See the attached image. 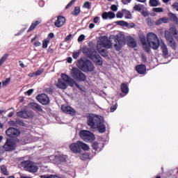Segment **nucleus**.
Listing matches in <instances>:
<instances>
[{
  "label": "nucleus",
  "instance_id": "f257e3e1",
  "mask_svg": "<svg viewBox=\"0 0 178 178\" xmlns=\"http://www.w3.org/2000/svg\"><path fill=\"white\" fill-rule=\"evenodd\" d=\"M82 52L87 56L90 60H92L94 63L97 65V66H102L104 65V60L102 57L99 55L98 52L94 49L88 48L87 47H83L82 48Z\"/></svg>",
  "mask_w": 178,
  "mask_h": 178
},
{
  "label": "nucleus",
  "instance_id": "f03ea898",
  "mask_svg": "<svg viewBox=\"0 0 178 178\" xmlns=\"http://www.w3.org/2000/svg\"><path fill=\"white\" fill-rule=\"evenodd\" d=\"M76 66L81 70L84 72V73H88V72H94V69H95V66L91 60L86 59H79L77 60Z\"/></svg>",
  "mask_w": 178,
  "mask_h": 178
},
{
  "label": "nucleus",
  "instance_id": "7ed1b4c3",
  "mask_svg": "<svg viewBox=\"0 0 178 178\" xmlns=\"http://www.w3.org/2000/svg\"><path fill=\"white\" fill-rule=\"evenodd\" d=\"M69 148L73 154H80L81 149L83 151H88L90 147L88 145L80 140H78L76 143H72L70 145Z\"/></svg>",
  "mask_w": 178,
  "mask_h": 178
},
{
  "label": "nucleus",
  "instance_id": "20e7f679",
  "mask_svg": "<svg viewBox=\"0 0 178 178\" xmlns=\"http://www.w3.org/2000/svg\"><path fill=\"white\" fill-rule=\"evenodd\" d=\"M147 41L149 47L154 50L158 49L161 44L159 42V38H158V36L152 32L147 33Z\"/></svg>",
  "mask_w": 178,
  "mask_h": 178
},
{
  "label": "nucleus",
  "instance_id": "39448f33",
  "mask_svg": "<svg viewBox=\"0 0 178 178\" xmlns=\"http://www.w3.org/2000/svg\"><path fill=\"white\" fill-rule=\"evenodd\" d=\"M20 166L24 168V170L29 172V173H37L38 172V166L30 160L21 161Z\"/></svg>",
  "mask_w": 178,
  "mask_h": 178
},
{
  "label": "nucleus",
  "instance_id": "423d86ee",
  "mask_svg": "<svg viewBox=\"0 0 178 178\" xmlns=\"http://www.w3.org/2000/svg\"><path fill=\"white\" fill-rule=\"evenodd\" d=\"M71 76L76 81H85L87 76L77 67H73L71 72Z\"/></svg>",
  "mask_w": 178,
  "mask_h": 178
},
{
  "label": "nucleus",
  "instance_id": "0eeeda50",
  "mask_svg": "<svg viewBox=\"0 0 178 178\" xmlns=\"http://www.w3.org/2000/svg\"><path fill=\"white\" fill-rule=\"evenodd\" d=\"M100 122L101 118L97 116V115L90 114L87 116V124L90 127V129H97V127Z\"/></svg>",
  "mask_w": 178,
  "mask_h": 178
},
{
  "label": "nucleus",
  "instance_id": "6e6552de",
  "mask_svg": "<svg viewBox=\"0 0 178 178\" xmlns=\"http://www.w3.org/2000/svg\"><path fill=\"white\" fill-rule=\"evenodd\" d=\"M17 145L15 140L12 138H7L6 143L2 148L6 152H12L16 150Z\"/></svg>",
  "mask_w": 178,
  "mask_h": 178
},
{
  "label": "nucleus",
  "instance_id": "1a4fd4ad",
  "mask_svg": "<svg viewBox=\"0 0 178 178\" xmlns=\"http://www.w3.org/2000/svg\"><path fill=\"white\" fill-rule=\"evenodd\" d=\"M79 136L82 140L88 142L94 141L95 140V136L91 131L83 130L79 132Z\"/></svg>",
  "mask_w": 178,
  "mask_h": 178
},
{
  "label": "nucleus",
  "instance_id": "9d476101",
  "mask_svg": "<svg viewBox=\"0 0 178 178\" xmlns=\"http://www.w3.org/2000/svg\"><path fill=\"white\" fill-rule=\"evenodd\" d=\"M6 136H8V137L15 138L20 136V131H19V129H16L13 127H10L6 131Z\"/></svg>",
  "mask_w": 178,
  "mask_h": 178
},
{
  "label": "nucleus",
  "instance_id": "9b49d317",
  "mask_svg": "<svg viewBox=\"0 0 178 178\" xmlns=\"http://www.w3.org/2000/svg\"><path fill=\"white\" fill-rule=\"evenodd\" d=\"M36 99L40 104H42V105H48L49 104V97L44 93L38 95L36 97Z\"/></svg>",
  "mask_w": 178,
  "mask_h": 178
},
{
  "label": "nucleus",
  "instance_id": "f8f14e48",
  "mask_svg": "<svg viewBox=\"0 0 178 178\" xmlns=\"http://www.w3.org/2000/svg\"><path fill=\"white\" fill-rule=\"evenodd\" d=\"M111 47V44H110L109 40H108V38H102L100 41L97 42V48H107L109 49Z\"/></svg>",
  "mask_w": 178,
  "mask_h": 178
},
{
  "label": "nucleus",
  "instance_id": "ddd939ff",
  "mask_svg": "<svg viewBox=\"0 0 178 178\" xmlns=\"http://www.w3.org/2000/svg\"><path fill=\"white\" fill-rule=\"evenodd\" d=\"M61 111L64 112V113H67V115H71V116H75L76 110L71 106L63 105L61 106Z\"/></svg>",
  "mask_w": 178,
  "mask_h": 178
},
{
  "label": "nucleus",
  "instance_id": "4468645a",
  "mask_svg": "<svg viewBox=\"0 0 178 178\" xmlns=\"http://www.w3.org/2000/svg\"><path fill=\"white\" fill-rule=\"evenodd\" d=\"M61 78H60L61 80L64 81L65 83L70 86V87H74V79L70 78L69 76L66 75L65 74H61Z\"/></svg>",
  "mask_w": 178,
  "mask_h": 178
},
{
  "label": "nucleus",
  "instance_id": "2eb2a0df",
  "mask_svg": "<svg viewBox=\"0 0 178 178\" xmlns=\"http://www.w3.org/2000/svg\"><path fill=\"white\" fill-rule=\"evenodd\" d=\"M66 159H67V156L63 154L59 156H55L54 161L56 165H60V163L66 162Z\"/></svg>",
  "mask_w": 178,
  "mask_h": 178
},
{
  "label": "nucleus",
  "instance_id": "dca6fc26",
  "mask_svg": "<svg viewBox=\"0 0 178 178\" xmlns=\"http://www.w3.org/2000/svg\"><path fill=\"white\" fill-rule=\"evenodd\" d=\"M65 23H66V18L62 15H58L56 21L54 22V26L59 29L62 27Z\"/></svg>",
  "mask_w": 178,
  "mask_h": 178
},
{
  "label": "nucleus",
  "instance_id": "f3484780",
  "mask_svg": "<svg viewBox=\"0 0 178 178\" xmlns=\"http://www.w3.org/2000/svg\"><path fill=\"white\" fill-rule=\"evenodd\" d=\"M160 49H161L163 58H169V49H168V46H166L165 42H163L161 43Z\"/></svg>",
  "mask_w": 178,
  "mask_h": 178
},
{
  "label": "nucleus",
  "instance_id": "a211bd4d",
  "mask_svg": "<svg viewBox=\"0 0 178 178\" xmlns=\"http://www.w3.org/2000/svg\"><path fill=\"white\" fill-rule=\"evenodd\" d=\"M114 42V49H115V51H120V49H122V44H123V40L120 39V38L117 36V38H115Z\"/></svg>",
  "mask_w": 178,
  "mask_h": 178
},
{
  "label": "nucleus",
  "instance_id": "6ab92c4d",
  "mask_svg": "<svg viewBox=\"0 0 178 178\" xmlns=\"http://www.w3.org/2000/svg\"><path fill=\"white\" fill-rule=\"evenodd\" d=\"M56 86L58 88H60L61 90H66V88L69 87V83L64 81L63 79L60 78L58 79V83H56Z\"/></svg>",
  "mask_w": 178,
  "mask_h": 178
},
{
  "label": "nucleus",
  "instance_id": "aec40b11",
  "mask_svg": "<svg viewBox=\"0 0 178 178\" xmlns=\"http://www.w3.org/2000/svg\"><path fill=\"white\" fill-rule=\"evenodd\" d=\"M136 70L138 74H144L147 72V67L144 64H140L136 67Z\"/></svg>",
  "mask_w": 178,
  "mask_h": 178
},
{
  "label": "nucleus",
  "instance_id": "412c9836",
  "mask_svg": "<svg viewBox=\"0 0 178 178\" xmlns=\"http://www.w3.org/2000/svg\"><path fill=\"white\" fill-rule=\"evenodd\" d=\"M96 129H97L99 133H105L106 131V127L105 124H104V121L102 120L99 122V124H97V126L96 127Z\"/></svg>",
  "mask_w": 178,
  "mask_h": 178
},
{
  "label": "nucleus",
  "instance_id": "4be33fe9",
  "mask_svg": "<svg viewBox=\"0 0 178 178\" xmlns=\"http://www.w3.org/2000/svg\"><path fill=\"white\" fill-rule=\"evenodd\" d=\"M29 106L31 109H33V111H35V112H42V108H41V106L37 103L31 102Z\"/></svg>",
  "mask_w": 178,
  "mask_h": 178
},
{
  "label": "nucleus",
  "instance_id": "5701e85b",
  "mask_svg": "<svg viewBox=\"0 0 178 178\" xmlns=\"http://www.w3.org/2000/svg\"><path fill=\"white\" fill-rule=\"evenodd\" d=\"M97 50L102 56L106 58L108 56V51L103 47H97Z\"/></svg>",
  "mask_w": 178,
  "mask_h": 178
},
{
  "label": "nucleus",
  "instance_id": "b1692460",
  "mask_svg": "<svg viewBox=\"0 0 178 178\" xmlns=\"http://www.w3.org/2000/svg\"><path fill=\"white\" fill-rule=\"evenodd\" d=\"M41 24V21H35V22H33L31 26L29 28L27 33H30L33 31V30H34V29H35V27H37V26H38V24Z\"/></svg>",
  "mask_w": 178,
  "mask_h": 178
},
{
  "label": "nucleus",
  "instance_id": "393cba45",
  "mask_svg": "<svg viewBox=\"0 0 178 178\" xmlns=\"http://www.w3.org/2000/svg\"><path fill=\"white\" fill-rule=\"evenodd\" d=\"M122 12L124 14L125 19H131V17H133V15H131V12H130L129 10H127L126 9H122Z\"/></svg>",
  "mask_w": 178,
  "mask_h": 178
},
{
  "label": "nucleus",
  "instance_id": "a878e982",
  "mask_svg": "<svg viewBox=\"0 0 178 178\" xmlns=\"http://www.w3.org/2000/svg\"><path fill=\"white\" fill-rule=\"evenodd\" d=\"M168 45L170 47V48H172V49H174V51H176L177 48V43H176V41H175V39L169 40Z\"/></svg>",
  "mask_w": 178,
  "mask_h": 178
},
{
  "label": "nucleus",
  "instance_id": "bb28decb",
  "mask_svg": "<svg viewBox=\"0 0 178 178\" xmlns=\"http://www.w3.org/2000/svg\"><path fill=\"white\" fill-rule=\"evenodd\" d=\"M121 91L123 94H129V86L127 83H122L121 84Z\"/></svg>",
  "mask_w": 178,
  "mask_h": 178
},
{
  "label": "nucleus",
  "instance_id": "cd10ccee",
  "mask_svg": "<svg viewBox=\"0 0 178 178\" xmlns=\"http://www.w3.org/2000/svg\"><path fill=\"white\" fill-rule=\"evenodd\" d=\"M80 12H81L80 6H76V7H74V9L72 12V16L77 17V16H79V15H80Z\"/></svg>",
  "mask_w": 178,
  "mask_h": 178
},
{
  "label": "nucleus",
  "instance_id": "c85d7f7f",
  "mask_svg": "<svg viewBox=\"0 0 178 178\" xmlns=\"http://www.w3.org/2000/svg\"><path fill=\"white\" fill-rule=\"evenodd\" d=\"M17 116L22 119H27V114L26 111H21L17 113Z\"/></svg>",
  "mask_w": 178,
  "mask_h": 178
},
{
  "label": "nucleus",
  "instance_id": "c756f323",
  "mask_svg": "<svg viewBox=\"0 0 178 178\" xmlns=\"http://www.w3.org/2000/svg\"><path fill=\"white\" fill-rule=\"evenodd\" d=\"M165 38L167 40V41H171L172 40H174L173 36L172 35V33L169 31H165Z\"/></svg>",
  "mask_w": 178,
  "mask_h": 178
},
{
  "label": "nucleus",
  "instance_id": "7c9ffc66",
  "mask_svg": "<svg viewBox=\"0 0 178 178\" xmlns=\"http://www.w3.org/2000/svg\"><path fill=\"white\" fill-rule=\"evenodd\" d=\"M165 38L167 40V41H171L172 40H174L173 36L172 35V33L169 31H165Z\"/></svg>",
  "mask_w": 178,
  "mask_h": 178
},
{
  "label": "nucleus",
  "instance_id": "2f4dec72",
  "mask_svg": "<svg viewBox=\"0 0 178 178\" xmlns=\"http://www.w3.org/2000/svg\"><path fill=\"white\" fill-rule=\"evenodd\" d=\"M115 23L118 26H122V27H129V23L123 20L117 21Z\"/></svg>",
  "mask_w": 178,
  "mask_h": 178
},
{
  "label": "nucleus",
  "instance_id": "473e14b6",
  "mask_svg": "<svg viewBox=\"0 0 178 178\" xmlns=\"http://www.w3.org/2000/svg\"><path fill=\"white\" fill-rule=\"evenodd\" d=\"M1 170L3 175H4L5 176H9V172L8 171V168L6 167V165H1Z\"/></svg>",
  "mask_w": 178,
  "mask_h": 178
},
{
  "label": "nucleus",
  "instance_id": "72a5a7b5",
  "mask_svg": "<svg viewBox=\"0 0 178 178\" xmlns=\"http://www.w3.org/2000/svg\"><path fill=\"white\" fill-rule=\"evenodd\" d=\"M9 57V54H5L0 59V66H2V65H3V63H5V62L6 61V59H8V58Z\"/></svg>",
  "mask_w": 178,
  "mask_h": 178
},
{
  "label": "nucleus",
  "instance_id": "f704fd0d",
  "mask_svg": "<svg viewBox=\"0 0 178 178\" xmlns=\"http://www.w3.org/2000/svg\"><path fill=\"white\" fill-rule=\"evenodd\" d=\"M26 119H31L35 116V114L32 111H26Z\"/></svg>",
  "mask_w": 178,
  "mask_h": 178
},
{
  "label": "nucleus",
  "instance_id": "c9c22d12",
  "mask_svg": "<svg viewBox=\"0 0 178 178\" xmlns=\"http://www.w3.org/2000/svg\"><path fill=\"white\" fill-rule=\"evenodd\" d=\"M128 47H130V48H137V42L134 40H130L128 42Z\"/></svg>",
  "mask_w": 178,
  "mask_h": 178
},
{
  "label": "nucleus",
  "instance_id": "e433bc0d",
  "mask_svg": "<svg viewBox=\"0 0 178 178\" xmlns=\"http://www.w3.org/2000/svg\"><path fill=\"white\" fill-rule=\"evenodd\" d=\"M44 72V69L38 70L32 74V77H35V76H41Z\"/></svg>",
  "mask_w": 178,
  "mask_h": 178
},
{
  "label": "nucleus",
  "instance_id": "4c0bfd02",
  "mask_svg": "<svg viewBox=\"0 0 178 178\" xmlns=\"http://www.w3.org/2000/svg\"><path fill=\"white\" fill-rule=\"evenodd\" d=\"M139 38L143 45H147V38H145V35H140Z\"/></svg>",
  "mask_w": 178,
  "mask_h": 178
},
{
  "label": "nucleus",
  "instance_id": "58836bf2",
  "mask_svg": "<svg viewBox=\"0 0 178 178\" xmlns=\"http://www.w3.org/2000/svg\"><path fill=\"white\" fill-rule=\"evenodd\" d=\"M169 17L171 22H177L178 20L177 16L172 13H169Z\"/></svg>",
  "mask_w": 178,
  "mask_h": 178
},
{
  "label": "nucleus",
  "instance_id": "ea45409f",
  "mask_svg": "<svg viewBox=\"0 0 178 178\" xmlns=\"http://www.w3.org/2000/svg\"><path fill=\"white\" fill-rule=\"evenodd\" d=\"M166 18L163 17V18H160L158 20L156 21V26H159L161 24H162L163 23H166Z\"/></svg>",
  "mask_w": 178,
  "mask_h": 178
},
{
  "label": "nucleus",
  "instance_id": "a19ab883",
  "mask_svg": "<svg viewBox=\"0 0 178 178\" xmlns=\"http://www.w3.org/2000/svg\"><path fill=\"white\" fill-rule=\"evenodd\" d=\"M40 178H61V177L58 175H41Z\"/></svg>",
  "mask_w": 178,
  "mask_h": 178
},
{
  "label": "nucleus",
  "instance_id": "79ce46f5",
  "mask_svg": "<svg viewBox=\"0 0 178 178\" xmlns=\"http://www.w3.org/2000/svg\"><path fill=\"white\" fill-rule=\"evenodd\" d=\"M48 44H49V39H46L42 41V48L44 49H46V48H48Z\"/></svg>",
  "mask_w": 178,
  "mask_h": 178
},
{
  "label": "nucleus",
  "instance_id": "37998d69",
  "mask_svg": "<svg viewBox=\"0 0 178 178\" xmlns=\"http://www.w3.org/2000/svg\"><path fill=\"white\" fill-rule=\"evenodd\" d=\"M134 10H136L137 12L143 10V6L141 4H136L134 6Z\"/></svg>",
  "mask_w": 178,
  "mask_h": 178
},
{
  "label": "nucleus",
  "instance_id": "c03bdc74",
  "mask_svg": "<svg viewBox=\"0 0 178 178\" xmlns=\"http://www.w3.org/2000/svg\"><path fill=\"white\" fill-rule=\"evenodd\" d=\"M92 149H95V151H98L99 149V144L98 142H94L92 145Z\"/></svg>",
  "mask_w": 178,
  "mask_h": 178
},
{
  "label": "nucleus",
  "instance_id": "a18cd8bd",
  "mask_svg": "<svg viewBox=\"0 0 178 178\" xmlns=\"http://www.w3.org/2000/svg\"><path fill=\"white\" fill-rule=\"evenodd\" d=\"M83 8L84 9H91V3L90 1H86L83 5Z\"/></svg>",
  "mask_w": 178,
  "mask_h": 178
},
{
  "label": "nucleus",
  "instance_id": "49530a36",
  "mask_svg": "<svg viewBox=\"0 0 178 178\" xmlns=\"http://www.w3.org/2000/svg\"><path fill=\"white\" fill-rule=\"evenodd\" d=\"M149 5L151 6H158L159 1H158V0H149Z\"/></svg>",
  "mask_w": 178,
  "mask_h": 178
},
{
  "label": "nucleus",
  "instance_id": "de8ad7c7",
  "mask_svg": "<svg viewBox=\"0 0 178 178\" xmlns=\"http://www.w3.org/2000/svg\"><path fill=\"white\" fill-rule=\"evenodd\" d=\"M170 31L172 35H177L178 34L177 29L175 27H171Z\"/></svg>",
  "mask_w": 178,
  "mask_h": 178
},
{
  "label": "nucleus",
  "instance_id": "09e8293b",
  "mask_svg": "<svg viewBox=\"0 0 178 178\" xmlns=\"http://www.w3.org/2000/svg\"><path fill=\"white\" fill-rule=\"evenodd\" d=\"M143 49L147 54H149V52H151V47L147 45V43L146 44H143Z\"/></svg>",
  "mask_w": 178,
  "mask_h": 178
},
{
  "label": "nucleus",
  "instance_id": "8fccbe9b",
  "mask_svg": "<svg viewBox=\"0 0 178 178\" xmlns=\"http://www.w3.org/2000/svg\"><path fill=\"white\" fill-rule=\"evenodd\" d=\"M74 85L77 88H79V90H80V91L86 92V88L84 86H80V85H79V83H76V82L74 83Z\"/></svg>",
  "mask_w": 178,
  "mask_h": 178
},
{
  "label": "nucleus",
  "instance_id": "3c124183",
  "mask_svg": "<svg viewBox=\"0 0 178 178\" xmlns=\"http://www.w3.org/2000/svg\"><path fill=\"white\" fill-rule=\"evenodd\" d=\"M10 83V78H7L5 81H3L2 85L4 86V87H6V86H8Z\"/></svg>",
  "mask_w": 178,
  "mask_h": 178
},
{
  "label": "nucleus",
  "instance_id": "603ef678",
  "mask_svg": "<svg viewBox=\"0 0 178 178\" xmlns=\"http://www.w3.org/2000/svg\"><path fill=\"white\" fill-rule=\"evenodd\" d=\"M153 12H156V13H161L163 12V8H154Z\"/></svg>",
  "mask_w": 178,
  "mask_h": 178
},
{
  "label": "nucleus",
  "instance_id": "864d4df0",
  "mask_svg": "<svg viewBox=\"0 0 178 178\" xmlns=\"http://www.w3.org/2000/svg\"><path fill=\"white\" fill-rule=\"evenodd\" d=\"M108 19H115V17H116L115 13L112 11H109L108 12Z\"/></svg>",
  "mask_w": 178,
  "mask_h": 178
},
{
  "label": "nucleus",
  "instance_id": "5fc2aeb1",
  "mask_svg": "<svg viewBox=\"0 0 178 178\" xmlns=\"http://www.w3.org/2000/svg\"><path fill=\"white\" fill-rule=\"evenodd\" d=\"M118 109V103H115L114 105L111 106L110 112H115Z\"/></svg>",
  "mask_w": 178,
  "mask_h": 178
},
{
  "label": "nucleus",
  "instance_id": "6e6d98bb",
  "mask_svg": "<svg viewBox=\"0 0 178 178\" xmlns=\"http://www.w3.org/2000/svg\"><path fill=\"white\" fill-rule=\"evenodd\" d=\"M77 0H72L66 6H65V9H69V8H71V6H73V3H74V2H76Z\"/></svg>",
  "mask_w": 178,
  "mask_h": 178
},
{
  "label": "nucleus",
  "instance_id": "4d7b16f0",
  "mask_svg": "<svg viewBox=\"0 0 178 178\" xmlns=\"http://www.w3.org/2000/svg\"><path fill=\"white\" fill-rule=\"evenodd\" d=\"M102 17L104 20H106L108 18V12H104L102 15Z\"/></svg>",
  "mask_w": 178,
  "mask_h": 178
},
{
  "label": "nucleus",
  "instance_id": "13d9d810",
  "mask_svg": "<svg viewBox=\"0 0 178 178\" xmlns=\"http://www.w3.org/2000/svg\"><path fill=\"white\" fill-rule=\"evenodd\" d=\"M15 124H17L18 126H24L26 124L22 120H17L15 121Z\"/></svg>",
  "mask_w": 178,
  "mask_h": 178
},
{
  "label": "nucleus",
  "instance_id": "bf43d9fd",
  "mask_svg": "<svg viewBox=\"0 0 178 178\" xmlns=\"http://www.w3.org/2000/svg\"><path fill=\"white\" fill-rule=\"evenodd\" d=\"M123 15H124L123 12L118 11L116 14V17L118 19H122V17H123Z\"/></svg>",
  "mask_w": 178,
  "mask_h": 178
},
{
  "label": "nucleus",
  "instance_id": "052dcab7",
  "mask_svg": "<svg viewBox=\"0 0 178 178\" xmlns=\"http://www.w3.org/2000/svg\"><path fill=\"white\" fill-rule=\"evenodd\" d=\"M84 40H86V36L82 34L78 38V42H81V41H84Z\"/></svg>",
  "mask_w": 178,
  "mask_h": 178
},
{
  "label": "nucleus",
  "instance_id": "680f3d73",
  "mask_svg": "<svg viewBox=\"0 0 178 178\" xmlns=\"http://www.w3.org/2000/svg\"><path fill=\"white\" fill-rule=\"evenodd\" d=\"M87 158H88V155L86 154H83L80 156V159H81L82 161H86Z\"/></svg>",
  "mask_w": 178,
  "mask_h": 178
},
{
  "label": "nucleus",
  "instance_id": "e2e57ef3",
  "mask_svg": "<svg viewBox=\"0 0 178 178\" xmlns=\"http://www.w3.org/2000/svg\"><path fill=\"white\" fill-rule=\"evenodd\" d=\"M111 10H113V12H117V10H118V6L115 5V4H113L111 6Z\"/></svg>",
  "mask_w": 178,
  "mask_h": 178
},
{
  "label": "nucleus",
  "instance_id": "0e129e2a",
  "mask_svg": "<svg viewBox=\"0 0 178 178\" xmlns=\"http://www.w3.org/2000/svg\"><path fill=\"white\" fill-rule=\"evenodd\" d=\"M78 56H80L79 52H75L72 54V57L74 58V59H77Z\"/></svg>",
  "mask_w": 178,
  "mask_h": 178
},
{
  "label": "nucleus",
  "instance_id": "69168bd1",
  "mask_svg": "<svg viewBox=\"0 0 178 178\" xmlns=\"http://www.w3.org/2000/svg\"><path fill=\"white\" fill-rule=\"evenodd\" d=\"M73 35H72V33H70L68 35H67L65 38V41L66 42H67V41H69L70 40V38H72Z\"/></svg>",
  "mask_w": 178,
  "mask_h": 178
},
{
  "label": "nucleus",
  "instance_id": "338daca9",
  "mask_svg": "<svg viewBox=\"0 0 178 178\" xmlns=\"http://www.w3.org/2000/svg\"><path fill=\"white\" fill-rule=\"evenodd\" d=\"M34 92V89H29L26 91L27 95L30 96Z\"/></svg>",
  "mask_w": 178,
  "mask_h": 178
},
{
  "label": "nucleus",
  "instance_id": "774afa93",
  "mask_svg": "<svg viewBox=\"0 0 178 178\" xmlns=\"http://www.w3.org/2000/svg\"><path fill=\"white\" fill-rule=\"evenodd\" d=\"M173 9H175L178 12V3L175 2L172 5Z\"/></svg>",
  "mask_w": 178,
  "mask_h": 178
}]
</instances>
